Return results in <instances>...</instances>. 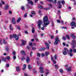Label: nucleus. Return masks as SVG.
I'll return each mask as SVG.
<instances>
[{"instance_id": "obj_1", "label": "nucleus", "mask_w": 76, "mask_h": 76, "mask_svg": "<svg viewBox=\"0 0 76 76\" xmlns=\"http://www.w3.org/2000/svg\"><path fill=\"white\" fill-rule=\"evenodd\" d=\"M43 21L44 23V25H43L44 28L47 27V26L50 24V21L48 20V18L47 16L45 17L43 19Z\"/></svg>"}, {"instance_id": "obj_2", "label": "nucleus", "mask_w": 76, "mask_h": 76, "mask_svg": "<svg viewBox=\"0 0 76 76\" xmlns=\"http://www.w3.org/2000/svg\"><path fill=\"white\" fill-rule=\"evenodd\" d=\"M20 34L19 33L18 35H17L15 34H14L13 35L11 34L10 35V39H11L13 38H15V39L17 41H18V39H19V36H20Z\"/></svg>"}, {"instance_id": "obj_3", "label": "nucleus", "mask_w": 76, "mask_h": 76, "mask_svg": "<svg viewBox=\"0 0 76 76\" xmlns=\"http://www.w3.org/2000/svg\"><path fill=\"white\" fill-rule=\"evenodd\" d=\"M38 23V26L39 27V28H41V25L42 24V21L41 20H39L37 22Z\"/></svg>"}, {"instance_id": "obj_4", "label": "nucleus", "mask_w": 76, "mask_h": 76, "mask_svg": "<svg viewBox=\"0 0 76 76\" xmlns=\"http://www.w3.org/2000/svg\"><path fill=\"white\" fill-rule=\"evenodd\" d=\"M55 41L54 42V44L57 45L58 44V37H56L55 39Z\"/></svg>"}, {"instance_id": "obj_5", "label": "nucleus", "mask_w": 76, "mask_h": 76, "mask_svg": "<svg viewBox=\"0 0 76 76\" xmlns=\"http://www.w3.org/2000/svg\"><path fill=\"white\" fill-rule=\"evenodd\" d=\"M76 43V41L75 40H72V42L71 43V45L72 46L73 48H75V46L73 45H75Z\"/></svg>"}, {"instance_id": "obj_6", "label": "nucleus", "mask_w": 76, "mask_h": 76, "mask_svg": "<svg viewBox=\"0 0 76 76\" xmlns=\"http://www.w3.org/2000/svg\"><path fill=\"white\" fill-rule=\"evenodd\" d=\"M22 43L21 45H25L26 44V42L25 40H22Z\"/></svg>"}, {"instance_id": "obj_7", "label": "nucleus", "mask_w": 76, "mask_h": 76, "mask_svg": "<svg viewBox=\"0 0 76 76\" xmlns=\"http://www.w3.org/2000/svg\"><path fill=\"white\" fill-rule=\"evenodd\" d=\"M12 23L13 24H15L16 23V21H15V18H12Z\"/></svg>"}, {"instance_id": "obj_8", "label": "nucleus", "mask_w": 76, "mask_h": 76, "mask_svg": "<svg viewBox=\"0 0 76 76\" xmlns=\"http://www.w3.org/2000/svg\"><path fill=\"white\" fill-rule=\"evenodd\" d=\"M48 1H52L53 3L54 4H56V0H47Z\"/></svg>"}, {"instance_id": "obj_9", "label": "nucleus", "mask_w": 76, "mask_h": 76, "mask_svg": "<svg viewBox=\"0 0 76 76\" xmlns=\"http://www.w3.org/2000/svg\"><path fill=\"white\" fill-rule=\"evenodd\" d=\"M67 72H72V67H70L66 69Z\"/></svg>"}, {"instance_id": "obj_10", "label": "nucleus", "mask_w": 76, "mask_h": 76, "mask_svg": "<svg viewBox=\"0 0 76 76\" xmlns=\"http://www.w3.org/2000/svg\"><path fill=\"white\" fill-rule=\"evenodd\" d=\"M30 61V58L28 57H27L26 58V62L27 63Z\"/></svg>"}, {"instance_id": "obj_11", "label": "nucleus", "mask_w": 76, "mask_h": 76, "mask_svg": "<svg viewBox=\"0 0 76 76\" xmlns=\"http://www.w3.org/2000/svg\"><path fill=\"white\" fill-rule=\"evenodd\" d=\"M27 1L28 2V3L31 4V5H33V4H34V3H33V2L32 1H31V0H27Z\"/></svg>"}, {"instance_id": "obj_12", "label": "nucleus", "mask_w": 76, "mask_h": 76, "mask_svg": "<svg viewBox=\"0 0 76 76\" xmlns=\"http://www.w3.org/2000/svg\"><path fill=\"white\" fill-rule=\"evenodd\" d=\"M45 45L48 49H49V45L48 43L46 42L45 43Z\"/></svg>"}, {"instance_id": "obj_13", "label": "nucleus", "mask_w": 76, "mask_h": 76, "mask_svg": "<svg viewBox=\"0 0 76 76\" xmlns=\"http://www.w3.org/2000/svg\"><path fill=\"white\" fill-rule=\"evenodd\" d=\"M64 51H65V52L66 53H69V50H68V49L67 48H64Z\"/></svg>"}, {"instance_id": "obj_14", "label": "nucleus", "mask_w": 76, "mask_h": 76, "mask_svg": "<svg viewBox=\"0 0 76 76\" xmlns=\"http://www.w3.org/2000/svg\"><path fill=\"white\" fill-rule=\"evenodd\" d=\"M75 23L74 22H72L71 23V25L72 26H74L75 25Z\"/></svg>"}, {"instance_id": "obj_15", "label": "nucleus", "mask_w": 76, "mask_h": 76, "mask_svg": "<svg viewBox=\"0 0 76 76\" xmlns=\"http://www.w3.org/2000/svg\"><path fill=\"white\" fill-rule=\"evenodd\" d=\"M9 8V5H6L4 9H5V10H7V9L8 8Z\"/></svg>"}, {"instance_id": "obj_16", "label": "nucleus", "mask_w": 76, "mask_h": 76, "mask_svg": "<svg viewBox=\"0 0 76 76\" xmlns=\"http://www.w3.org/2000/svg\"><path fill=\"white\" fill-rule=\"evenodd\" d=\"M21 54H22L23 55H25V54H26V53H25V52L23 50H22L21 51Z\"/></svg>"}, {"instance_id": "obj_17", "label": "nucleus", "mask_w": 76, "mask_h": 76, "mask_svg": "<svg viewBox=\"0 0 76 76\" xmlns=\"http://www.w3.org/2000/svg\"><path fill=\"white\" fill-rule=\"evenodd\" d=\"M71 37H72V38H74V39H75L76 38V36H75L73 34H72L70 35Z\"/></svg>"}, {"instance_id": "obj_18", "label": "nucleus", "mask_w": 76, "mask_h": 76, "mask_svg": "<svg viewBox=\"0 0 76 76\" xmlns=\"http://www.w3.org/2000/svg\"><path fill=\"white\" fill-rule=\"evenodd\" d=\"M10 31H13V27H12V25H10Z\"/></svg>"}, {"instance_id": "obj_19", "label": "nucleus", "mask_w": 76, "mask_h": 76, "mask_svg": "<svg viewBox=\"0 0 76 76\" xmlns=\"http://www.w3.org/2000/svg\"><path fill=\"white\" fill-rule=\"evenodd\" d=\"M32 33H34L35 32V28L34 27H32Z\"/></svg>"}, {"instance_id": "obj_20", "label": "nucleus", "mask_w": 76, "mask_h": 76, "mask_svg": "<svg viewBox=\"0 0 76 76\" xmlns=\"http://www.w3.org/2000/svg\"><path fill=\"white\" fill-rule=\"evenodd\" d=\"M34 37L35 38V40H36V41H39V40H38V38H37V36H34Z\"/></svg>"}, {"instance_id": "obj_21", "label": "nucleus", "mask_w": 76, "mask_h": 76, "mask_svg": "<svg viewBox=\"0 0 76 76\" xmlns=\"http://www.w3.org/2000/svg\"><path fill=\"white\" fill-rule=\"evenodd\" d=\"M21 20V18H18V19L17 20V22L18 23H19V22H20V20Z\"/></svg>"}, {"instance_id": "obj_22", "label": "nucleus", "mask_w": 76, "mask_h": 76, "mask_svg": "<svg viewBox=\"0 0 76 76\" xmlns=\"http://www.w3.org/2000/svg\"><path fill=\"white\" fill-rule=\"evenodd\" d=\"M16 69L17 71H20V68H19V67H16Z\"/></svg>"}, {"instance_id": "obj_23", "label": "nucleus", "mask_w": 76, "mask_h": 76, "mask_svg": "<svg viewBox=\"0 0 76 76\" xmlns=\"http://www.w3.org/2000/svg\"><path fill=\"white\" fill-rule=\"evenodd\" d=\"M28 67L29 70L32 69V67H31L30 65H28Z\"/></svg>"}, {"instance_id": "obj_24", "label": "nucleus", "mask_w": 76, "mask_h": 76, "mask_svg": "<svg viewBox=\"0 0 76 76\" xmlns=\"http://www.w3.org/2000/svg\"><path fill=\"white\" fill-rule=\"evenodd\" d=\"M26 5L28 9H31V7H30L28 4H26Z\"/></svg>"}, {"instance_id": "obj_25", "label": "nucleus", "mask_w": 76, "mask_h": 76, "mask_svg": "<svg viewBox=\"0 0 76 76\" xmlns=\"http://www.w3.org/2000/svg\"><path fill=\"white\" fill-rule=\"evenodd\" d=\"M6 59H7L8 60H10V57L9 56H8L6 58Z\"/></svg>"}, {"instance_id": "obj_26", "label": "nucleus", "mask_w": 76, "mask_h": 76, "mask_svg": "<svg viewBox=\"0 0 76 76\" xmlns=\"http://www.w3.org/2000/svg\"><path fill=\"white\" fill-rule=\"evenodd\" d=\"M54 58V59H55V60H57V55H55L54 56H53Z\"/></svg>"}, {"instance_id": "obj_27", "label": "nucleus", "mask_w": 76, "mask_h": 76, "mask_svg": "<svg viewBox=\"0 0 76 76\" xmlns=\"http://www.w3.org/2000/svg\"><path fill=\"white\" fill-rule=\"evenodd\" d=\"M61 3L62 4H65V1H64V0H62V1H61Z\"/></svg>"}, {"instance_id": "obj_28", "label": "nucleus", "mask_w": 76, "mask_h": 76, "mask_svg": "<svg viewBox=\"0 0 76 76\" xmlns=\"http://www.w3.org/2000/svg\"><path fill=\"white\" fill-rule=\"evenodd\" d=\"M39 69L41 70H42L44 69V68H43V67L42 66H40L39 68Z\"/></svg>"}, {"instance_id": "obj_29", "label": "nucleus", "mask_w": 76, "mask_h": 76, "mask_svg": "<svg viewBox=\"0 0 76 76\" xmlns=\"http://www.w3.org/2000/svg\"><path fill=\"white\" fill-rule=\"evenodd\" d=\"M66 37L68 39H70V37L67 34L66 35Z\"/></svg>"}, {"instance_id": "obj_30", "label": "nucleus", "mask_w": 76, "mask_h": 76, "mask_svg": "<svg viewBox=\"0 0 76 76\" xmlns=\"http://www.w3.org/2000/svg\"><path fill=\"white\" fill-rule=\"evenodd\" d=\"M31 14H32V15H33L34 16H35V12L34 11L31 12Z\"/></svg>"}, {"instance_id": "obj_31", "label": "nucleus", "mask_w": 76, "mask_h": 76, "mask_svg": "<svg viewBox=\"0 0 76 76\" xmlns=\"http://www.w3.org/2000/svg\"><path fill=\"white\" fill-rule=\"evenodd\" d=\"M2 59L3 61H4L5 62H6V59H5V58H4L3 57H2Z\"/></svg>"}, {"instance_id": "obj_32", "label": "nucleus", "mask_w": 76, "mask_h": 76, "mask_svg": "<svg viewBox=\"0 0 76 76\" xmlns=\"http://www.w3.org/2000/svg\"><path fill=\"white\" fill-rule=\"evenodd\" d=\"M40 72L41 73H44V70H40Z\"/></svg>"}, {"instance_id": "obj_33", "label": "nucleus", "mask_w": 76, "mask_h": 76, "mask_svg": "<svg viewBox=\"0 0 76 76\" xmlns=\"http://www.w3.org/2000/svg\"><path fill=\"white\" fill-rule=\"evenodd\" d=\"M68 54H69V55L70 56V57H72V56H73V54H72L71 53H70V52H68Z\"/></svg>"}, {"instance_id": "obj_34", "label": "nucleus", "mask_w": 76, "mask_h": 76, "mask_svg": "<svg viewBox=\"0 0 76 76\" xmlns=\"http://www.w3.org/2000/svg\"><path fill=\"white\" fill-rule=\"evenodd\" d=\"M55 66L56 69H58V65H57L56 64L55 65Z\"/></svg>"}, {"instance_id": "obj_35", "label": "nucleus", "mask_w": 76, "mask_h": 76, "mask_svg": "<svg viewBox=\"0 0 76 76\" xmlns=\"http://www.w3.org/2000/svg\"><path fill=\"white\" fill-rule=\"evenodd\" d=\"M28 14V13H26L24 16V18H26V17L27 16V14Z\"/></svg>"}, {"instance_id": "obj_36", "label": "nucleus", "mask_w": 76, "mask_h": 76, "mask_svg": "<svg viewBox=\"0 0 76 76\" xmlns=\"http://www.w3.org/2000/svg\"><path fill=\"white\" fill-rule=\"evenodd\" d=\"M39 8V9H42L43 8V7L41 6V5H39L38 6Z\"/></svg>"}, {"instance_id": "obj_37", "label": "nucleus", "mask_w": 76, "mask_h": 76, "mask_svg": "<svg viewBox=\"0 0 76 76\" xmlns=\"http://www.w3.org/2000/svg\"><path fill=\"white\" fill-rule=\"evenodd\" d=\"M59 72L61 73H63V70L62 69H60L59 70Z\"/></svg>"}, {"instance_id": "obj_38", "label": "nucleus", "mask_w": 76, "mask_h": 76, "mask_svg": "<svg viewBox=\"0 0 76 76\" xmlns=\"http://www.w3.org/2000/svg\"><path fill=\"white\" fill-rule=\"evenodd\" d=\"M49 54V53L48 52H47L45 53V55L46 56H48V55Z\"/></svg>"}, {"instance_id": "obj_39", "label": "nucleus", "mask_w": 76, "mask_h": 76, "mask_svg": "<svg viewBox=\"0 0 76 76\" xmlns=\"http://www.w3.org/2000/svg\"><path fill=\"white\" fill-rule=\"evenodd\" d=\"M63 54L64 55H66L67 53L66 52L64 51Z\"/></svg>"}, {"instance_id": "obj_40", "label": "nucleus", "mask_w": 76, "mask_h": 76, "mask_svg": "<svg viewBox=\"0 0 76 76\" xmlns=\"http://www.w3.org/2000/svg\"><path fill=\"white\" fill-rule=\"evenodd\" d=\"M8 48H9V47H8V46H7L5 48V50H6V51H9Z\"/></svg>"}, {"instance_id": "obj_41", "label": "nucleus", "mask_w": 76, "mask_h": 76, "mask_svg": "<svg viewBox=\"0 0 76 76\" xmlns=\"http://www.w3.org/2000/svg\"><path fill=\"white\" fill-rule=\"evenodd\" d=\"M69 53H72V52H73V50L72 49H70L69 50Z\"/></svg>"}, {"instance_id": "obj_42", "label": "nucleus", "mask_w": 76, "mask_h": 76, "mask_svg": "<svg viewBox=\"0 0 76 76\" xmlns=\"http://www.w3.org/2000/svg\"><path fill=\"white\" fill-rule=\"evenodd\" d=\"M37 56L38 57H40L41 56V54H40V53H37Z\"/></svg>"}, {"instance_id": "obj_43", "label": "nucleus", "mask_w": 76, "mask_h": 76, "mask_svg": "<svg viewBox=\"0 0 76 76\" xmlns=\"http://www.w3.org/2000/svg\"><path fill=\"white\" fill-rule=\"evenodd\" d=\"M25 57L24 56H23L21 58V60H24L25 59Z\"/></svg>"}, {"instance_id": "obj_44", "label": "nucleus", "mask_w": 76, "mask_h": 76, "mask_svg": "<svg viewBox=\"0 0 76 76\" xmlns=\"http://www.w3.org/2000/svg\"><path fill=\"white\" fill-rule=\"evenodd\" d=\"M62 7V6H61V5L60 4L58 6V8H59V9H61V8Z\"/></svg>"}, {"instance_id": "obj_45", "label": "nucleus", "mask_w": 76, "mask_h": 76, "mask_svg": "<svg viewBox=\"0 0 76 76\" xmlns=\"http://www.w3.org/2000/svg\"><path fill=\"white\" fill-rule=\"evenodd\" d=\"M29 45L31 46V47H33V45L32 44V43H30L29 44Z\"/></svg>"}, {"instance_id": "obj_46", "label": "nucleus", "mask_w": 76, "mask_h": 76, "mask_svg": "<svg viewBox=\"0 0 76 76\" xmlns=\"http://www.w3.org/2000/svg\"><path fill=\"white\" fill-rule=\"evenodd\" d=\"M13 56H15L16 55V52L14 51L13 53Z\"/></svg>"}, {"instance_id": "obj_47", "label": "nucleus", "mask_w": 76, "mask_h": 76, "mask_svg": "<svg viewBox=\"0 0 76 76\" xmlns=\"http://www.w3.org/2000/svg\"><path fill=\"white\" fill-rule=\"evenodd\" d=\"M3 42H4V44H7V42H6L4 40H3Z\"/></svg>"}, {"instance_id": "obj_48", "label": "nucleus", "mask_w": 76, "mask_h": 76, "mask_svg": "<svg viewBox=\"0 0 76 76\" xmlns=\"http://www.w3.org/2000/svg\"><path fill=\"white\" fill-rule=\"evenodd\" d=\"M21 9H22V10H25V7H22Z\"/></svg>"}, {"instance_id": "obj_49", "label": "nucleus", "mask_w": 76, "mask_h": 76, "mask_svg": "<svg viewBox=\"0 0 76 76\" xmlns=\"http://www.w3.org/2000/svg\"><path fill=\"white\" fill-rule=\"evenodd\" d=\"M52 26H54V23H53V22H52Z\"/></svg>"}, {"instance_id": "obj_50", "label": "nucleus", "mask_w": 76, "mask_h": 76, "mask_svg": "<svg viewBox=\"0 0 76 76\" xmlns=\"http://www.w3.org/2000/svg\"><path fill=\"white\" fill-rule=\"evenodd\" d=\"M9 66H10L9 64H8L6 65V67H9Z\"/></svg>"}, {"instance_id": "obj_51", "label": "nucleus", "mask_w": 76, "mask_h": 76, "mask_svg": "<svg viewBox=\"0 0 76 76\" xmlns=\"http://www.w3.org/2000/svg\"><path fill=\"white\" fill-rule=\"evenodd\" d=\"M50 37L51 39H53L54 38V37L53 35L50 36Z\"/></svg>"}, {"instance_id": "obj_52", "label": "nucleus", "mask_w": 76, "mask_h": 76, "mask_svg": "<svg viewBox=\"0 0 76 76\" xmlns=\"http://www.w3.org/2000/svg\"><path fill=\"white\" fill-rule=\"evenodd\" d=\"M62 39H64V40H65V39H66V37H63Z\"/></svg>"}, {"instance_id": "obj_53", "label": "nucleus", "mask_w": 76, "mask_h": 76, "mask_svg": "<svg viewBox=\"0 0 76 76\" xmlns=\"http://www.w3.org/2000/svg\"><path fill=\"white\" fill-rule=\"evenodd\" d=\"M34 74H36L37 72L35 70H34Z\"/></svg>"}, {"instance_id": "obj_54", "label": "nucleus", "mask_w": 76, "mask_h": 76, "mask_svg": "<svg viewBox=\"0 0 76 76\" xmlns=\"http://www.w3.org/2000/svg\"><path fill=\"white\" fill-rule=\"evenodd\" d=\"M32 49L33 50H36V48L35 47H32Z\"/></svg>"}, {"instance_id": "obj_55", "label": "nucleus", "mask_w": 76, "mask_h": 76, "mask_svg": "<svg viewBox=\"0 0 76 76\" xmlns=\"http://www.w3.org/2000/svg\"><path fill=\"white\" fill-rule=\"evenodd\" d=\"M17 28L18 29H19V30H20V27L19 26H18L17 27Z\"/></svg>"}, {"instance_id": "obj_56", "label": "nucleus", "mask_w": 76, "mask_h": 76, "mask_svg": "<svg viewBox=\"0 0 76 76\" xmlns=\"http://www.w3.org/2000/svg\"><path fill=\"white\" fill-rule=\"evenodd\" d=\"M24 74L25 76H28V75L26 73H24Z\"/></svg>"}, {"instance_id": "obj_57", "label": "nucleus", "mask_w": 76, "mask_h": 76, "mask_svg": "<svg viewBox=\"0 0 76 76\" xmlns=\"http://www.w3.org/2000/svg\"><path fill=\"white\" fill-rule=\"evenodd\" d=\"M13 58L14 60H15V59H16V56L15 55H14Z\"/></svg>"}, {"instance_id": "obj_58", "label": "nucleus", "mask_w": 76, "mask_h": 76, "mask_svg": "<svg viewBox=\"0 0 76 76\" xmlns=\"http://www.w3.org/2000/svg\"><path fill=\"white\" fill-rule=\"evenodd\" d=\"M57 22L58 23H61V21H60V20H57Z\"/></svg>"}, {"instance_id": "obj_59", "label": "nucleus", "mask_w": 76, "mask_h": 76, "mask_svg": "<svg viewBox=\"0 0 76 76\" xmlns=\"http://www.w3.org/2000/svg\"><path fill=\"white\" fill-rule=\"evenodd\" d=\"M45 50V48H43L42 49V50Z\"/></svg>"}, {"instance_id": "obj_60", "label": "nucleus", "mask_w": 76, "mask_h": 76, "mask_svg": "<svg viewBox=\"0 0 76 76\" xmlns=\"http://www.w3.org/2000/svg\"><path fill=\"white\" fill-rule=\"evenodd\" d=\"M42 57H44V56H45V54L44 53H42Z\"/></svg>"}, {"instance_id": "obj_61", "label": "nucleus", "mask_w": 76, "mask_h": 76, "mask_svg": "<svg viewBox=\"0 0 76 76\" xmlns=\"http://www.w3.org/2000/svg\"><path fill=\"white\" fill-rule=\"evenodd\" d=\"M61 29H66V27H62Z\"/></svg>"}, {"instance_id": "obj_62", "label": "nucleus", "mask_w": 76, "mask_h": 76, "mask_svg": "<svg viewBox=\"0 0 76 76\" xmlns=\"http://www.w3.org/2000/svg\"><path fill=\"white\" fill-rule=\"evenodd\" d=\"M23 66H24V68H26V65L25 64H24Z\"/></svg>"}, {"instance_id": "obj_63", "label": "nucleus", "mask_w": 76, "mask_h": 76, "mask_svg": "<svg viewBox=\"0 0 76 76\" xmlns=\"http://www.w3.org/2000/svg\"><path fill=\"white\" fill-rule=\"evenodd\" d=\"M58 4H60L61 3V1H59L58 2Z\"/></svg>"}, {"instance_id": "obj_64", "label": "nucleus", "mask_w": 76, "mask_h": 76, "mask_svg": "<svg viewBox=\"0 0 76 76\" xmlns=\"http://www.w3.org/2000/svg\"><path fill=\"white\" fill-rule=\"evenodd\" d=\"M74 52V53H76V50L75 49H74L73 50Z\"/></svg>"}]
</instances>
